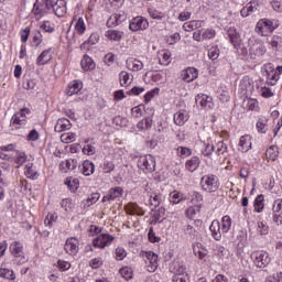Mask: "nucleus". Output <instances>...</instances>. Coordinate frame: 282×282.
<instances>
[{
  "instance_id": "nucleus-19",
  "label": "nucleus",
  "mask_w": 282,
  "mask_h": 282,
  "mask_svg": "<svg viewBox=\"0 0 282 282\" xmlns=\"http://www.w3.org/2000/svg\"><path fill=\"white\" fill-rule=\"evenodd\" d=\"M227 35L231 45H237L238 43H241V35L239 34V32H237V29L229 28L227 30Z\"/></svg>"
},
{
  "instance_id": "nucleus-37",
  "label": "nucleus",
  "mask_w": 282,
  "mask_h": 282,
  "mask_svg": "<svg viewBox=\"0 0 282 282\" xmlns=\"http://www.w3.org/2000/svg\"><path fill=\"white\" fill-rule=\"evenodd\" d=\"M256 127L259 133H268V119L265 117L260 118Z\"/></svg>"
},
{
  "instance_id": "nucleus-4",
  "label": "nucleus",
  "mask_w": 282,
  "mask_h": 282,
  "mask_svg": "<svg viewBox=\"0 0 282 282\" xmlns=\"http://www.w3.org/2000/svg\"><path fill=\"white\" fill-rule=\"evenodd\" d=\"M256 32L260 34V36H268L274 32V25L271 20L262 19L257 23Z\"/></svg>"
},
{
  "instance_id": "nucleus-41",
  "label": "nucleus",
  "mask_w": 282,
  "mask_h": 282,
  "mask_svg": "<svg viewBox=\"0 0 282 282\" xmlns=\"http://www.w3.org/2000/svg\"><path fill=\"white\" fill-rule=\"evenodd\" d=\"M0 276H2V279H9V281H14V279H17L14 271L7 268H0Z\"/></svg>"
},
{
  "instance_id": "nucleus-48",
  "label": "nucleus",
  "mask_w": 282,
  "mask_h": 282,
  "mask_svg": "<svg viewBox=\"0 0 282 282\" xmlns=\"http://www.w3.org/2000/svg\"><path fill=\"white\" fill-rule=\"evenodd\" d=\"M75 30L77 34H85V30H87V26L85 25V19L78 18L75 24Z\"/></svg>"
},
{
  "instance_id": "nucleus-18",
  "label": "nucleus",
  "mask_w": 282,
  "mask_h": 282,
  "mask_svg": "<svg viewBox=\"0 0 282 282\" xmlns=\"http://www.w3.org/2000/svg\"><path fill=\"white\" fill-rule=\"evenodd\" d=\"M53 12L56 17H63L67 12V7L65 6V0H57L54 3Z\"/></svg>"
},
{
  "instance_id": "nucleus-11",
  "label": "nucleus",
  "mask_w": 282,
  "mask_h": 282,
  "mask_svg": "<svg viewBox=\"0 0 282 282\" xmlns=\"http://www.w3.org/2000/svg\"><path fill=\"white\" fill-rule=\"evenodd\" d=\"M196 105L203 107V109H213V98L208 97L207 95H197L196 97Z\"/></svg>"
},
{
  "instance_id": "nucleus-31",
  "label": "nucleus",
  "mask_w": 282,
  "mask_h": 282,
  "mask_svg": "<svg viewBox=\"0 0 282 282\" xmlns=\"http://www.w3.org/2000/svg\"><path fill=\"white\" fill-rule=\"evenodd\" d=\"M202 21L199 20H193L189 22H186L183 24V30H185V32H193V30H197V28H202Z\"/></svg>"
},
{
  "instance_id": "nucleus-32",
  "label": "nucleus",
  "mask_w": 282,
  "mask_h": 282,
  "mask_svg": "<svg viewBox=\"0 0 282 282\" xmlns=\"http://www.w3.org/2000/svg\"><path fill=\"white\" fill-rule=\"evenodd\" d=\"M186 196L177 191L170 193V202L171 204H180V202H185Z\"/></svg>"
},
{
  "instance_id": "nucleus-57",
  "label": "nucleus",
  "mask_w": 282,
  "mask_h": 282,
  "mask_svg": "<svg viewBox=\"0 0 282 282\" xmlns=\"http://www.w3.org/2000/svg\"><path fill=\"white\" fill-rule=\"evenodd\" d=\"M155 94H160V88H154L151 91H148L144 95L145 102H151V100H153V98H155Z\"/></svg>"
},
{
  "instance_id": "nucleus-20",
  "label": "nucleus",
  "mask_w": 282,
  "mask_h": 282,
  "mask_svg": "<svg viewBox=\"0 0 282 282\" xmlns=\"http://www.w3.org/2000/svg\"><path fill=\"white\" fill-rule=\"evenodd\" d=\"M197 76H198L197 68L189 67L184 70L183 80H185L186 83H193V80H195Z\"/></svg>"
},
{
  "instance_id": "nucleus-30",
  "label": "nucleus",
  "mask_w": 282,
  "mask_h": 282,
  "mask_svg": "<svg viewBox=\"0 0 282 282\" xmlns=\"http://www.w3.org/2000/svg\"><path fill=\"white\" fill-rule=\"evenodd\" d=\"M184 234L187 235V237L192 240L195 241L199 237V231L195 229L192 225H186L184 228Z\"/></svg>"
},
{
  "instance_id": "nucleus-27",
  "label": "nucleus",
  "mask_w": 282,
  "mask_h": 282,
  "mask_svg": "<svg viewBox=\"0 0 282 282\" xmlns=\"http://www.w3.org/2000/svg\"><path fill=\"white\" fill-rule=\"evenodd\" d=\"M123 32L122 31H118V30H108L106 32V37L109 39V41H122V36H123Z\"/></svg>"
},
{
  "instance_id": "nucleus-6",
  "label": "nucleus",
  "mask_w": 282,
  "mask_h": 282,
  "mask_svg": "<svg viewBox=\"0 0 282 282\" xmlns=\"http://www.w3.org/2000/svg\"><path fill=\"white\" fill-rule=\"evenodd\" d=\"M10 252L15 259H19L18 263H25V256L23 253V245L19 241H14L10 245Z\"/></svg>"
},
{
  "instance_id": "nucleus-39",
  "label": "nucleus",
  "mask_w": 282,
  "mask_h": 282,
  "mask_svg": "<svg viewBox=\"0 0 282 282\" xmlns=\"http://www.w3.org/2000/svg\"><path fill=\"white\" fill-rule=\"evenodd\" d=\"M263 194H260L254 199V210L256 213H263V208H265V205L263 204Z\"/></svg>"
},
{
  "instance_id": "nucleus-1",
  "label": "nucleus",
  "mask_w": 282,
  "mask_h": 282,
  "mask_svg": "<svg viewBox=\"0 0 282 282\" xmlns=\"http://www.w3.org/2000/svg\"><path fill=\"white\" fill-rule=\"evenodd\" d=\"M200 185L206 193H215L219 188V180L215 175H205L200 180Z\"/></svg>"
},
{
  "instance_id": "nucleus-24",
  "label": "nucleus",
  "mask_w": 282,
  "mask_h": 282,
  "mask_svg": "<svg viewBox=\"0 0 282 282\" xmlns=\"http://www.w3.org/2000/svg\"><path fill=\"white\" fill-rule=\"evenodd\" d=\"M200 161L197 156H192L191 160H187L185 163V167L191 173H194V171H197L199 169Z\"/></svg>"
},
{
  "instance_id": "nucleus-21",
  "label": "nucleus",
  "mask_w": 282,
  "mask_h": 282,
  "mask_svg": "<svg viewBox=\"0 0 282 282\" xmlns=\"http://www.w3.org/2000/svg\"><path fill=\"white\" fill-rule=\"evenodd\" d=\"M127 67L128 69H131L132 72H140L141 69L144 68V64L135 58H129L127 61Z\"/></svg>"
},
{
  "instance_id": "nucleus-45",
  "label": "nucleus",
  "mask_w": 282,
  "mask_h": 282,
  "mask_svg": "<svg viewBox=\"0 0 282 282\" xmlns=\"http://www.w3.org/2000/svg\"><path fill=\"white\" fill-rule=\"evenodd\" d=\"M61 141L64 142L65 144H69L72 142H75L76 141V133H74V132L63 133L61 135Z\"/></svg>"
},
{
  "instance_id": "nucleus-59",
  "label": "nucleus",
  "mask_w": 282,
  "mask_h": 282,
  "mask_svg": "<svg viewBox=\"0 0 282 282\" xmlns=\"http://www.w3.org/2000/svg\"><path fill=\"white\" fill-rule=\"evenodd\" d=\"M102 169L104 173H111L116 169V165L111 161H105Z\"/></svg>"
},
{
  "instance_id": "nucleus-13",
  "label": "nucleus",
  "mask_w": 282,
  "mask_h": 282,
  "mask_svg": "<svg viewBox=\"0 0 282 282\" xmlns=\"http://www.w3.org/2000/svg\"><path fill=\"white\" fill-rule=\"evenodd\" d=\"M25 113H30L28 108L21 109V111L15 112L11 118L12 124H25Z\"/></svg>"
},
{
  "instance_id": "nucleus-60",
  "label": "nucleus",
  "mask_w": 282,
  "mask_h": 282,
  "mask_svg": "<svg viewBox=\"0 0 282 282\" xmlns=\"http://www.w3.org/2000/svg\"><path fill=\"white\" fill-rule=\"evenodd\" d=\"M83 153L85 155H94L96 153V147L88 143L83 148Z\"/></svg>"
},
{
  "instance_id": "nucleus-55",
  "label": "nucleus",
  "mask_w": 282,
  "mask_h": 282,
  "mask_svg": "<svg viewBox=\"0 0 282 282\" xmlns=\"http://www.w3.org/2000/svg\"><path fill=\"white\" fill-rule=\"evenodd\" d=\"M28 160V155L24 154V152H17V159L15 162L18 164V169L19 166H23V164H25V161Z\"/></svg>"
},
{
  "instance_id": "nucleus-8",
  "label": "nucleus",
  "mask_w": 282,
  "mask_h": 282,
  "mask_svg": "<svg viewBox=\"0 0 282 282\" xmlns=\"http://www.w3.org/2000/svg\"><path fill=\"white\" fill-rule=\"evenodd\" d=\"M111 241H113V236L109 234H101L93 240V246L94 248H107V245L111 243Z\"/></svg>"
},
{
  "instance_id": "nucleus-2",
  "label": "nucleus",
  "mask_w": 282,
  "mask_h": 282,
  "mask_svg": "<svg viewBox=\"0 0 282 282\" xmlns=\"http://www.w3.org/2000/svg\"><path fill=\"white\" fill-rule=\"evenodd\" d=\"M265 54V46L263 42L257 40H249V56L254 59Z\"/></svg>"
},
{
  "instance_id": "nucleus-35",
  "label": "nucleus",
  "mask_w": 282,
  "mask_h": 282,
  "mask_svg": "<svg viewBox=\"0 0 282 282\" xmlns=\"http://www.w3.org/2000/svg\"><path fill=\"white\" fill-rule=\"evenodd\" d=\"M151 127H153V119L151 118H144L137 124V129L140 131L149 130Z\"/></svg>"
},
{
  "instance_id": "nucleus-62",
  "label": "nucleus",
  "mask_w": 282,
  "mask_h": 282,
  "mask_svg": "<svg viewBox=\"0 0 282 282\" xmlns=\"http://www.w3.org/2000/svg\"><path fill=\"white\" fill-rule=\"evenodd\" d=\"M116 257H117V261H122V259L127 257V251L124 250V248L118 247L116 249Z\"/></svg>"
},
{
  "instance_id": "nucleus-14",
  "label": "nucleus",
  "mask_w": 282,
  "mask_h": 282,
  "mask_svg": "<svg viewBox=\"0 0 282 282\" xmlns=\"http://www.w3.org/2000/svg\"><path fill=\"white\" fill-rule=\"evenodd\" d=\"M96 169V165H94V162L86 160L83 162L82 165H79V171L83 173L86 177H89V175H94V171Z\"/></svg>"
},
{
  "instance_id": "nucleus-15",
  "label": "nucleus",
  "mask_w": 282,
  "mask_h": 282,
  "mask_svg": "<svg viewBox=\"0 0 282 282\" xmlns=\"http://www.w3.org/2000/svg\"><path fill=\"white\" fill-rule=\"evenodd\" d=\"M209 230L212 232V237H214L216 241L221 239V225L219 224V220H213Z\"/></svg>"
},
{
  "instance_id": "nucleus-12",
  "label": "nucleus",
  "mask_w": 282,
  "mask_h": 282,
  "mask_svg": "<svg viewBox=\"0 0 282 282\" xmlns=\"http://www.w3.org/2000/svg\"><path fill=\"white\" fill-rule=\"evenodd\" d=\"M56 133H63V131H69L72 129V122L67 118H61L55 124Z\"/></svg>"
},
{
  "instance_id": "nucleus-25",
  "label": "nucleus",
  "mask_w": 282,
  "mask_h": 282,
  "mask_svg": "<svg viewBox=\"0 0 282 282\" xmlns=\"http://www.w3.org/2000/svg\"><path fill=\"white\" fill-rule=\"evenodd\" d=\"M145 257L149 261V265L152 270V272H155L158 270V254L153 251L145 252Z\"/></svg>"
},
{
  "instance_id": "nucleus-17",
  "label": "nucleus",
  "mask_w": 282,
  "mask_h": 282,
  "mask_svg": "<svg viewBox=\"0 0 282 282\" xmlns=\"http://www.w3.org/2000/svg\"><path fill=\"white\" fill-rule=\"evenodd\" d=\"M252 149V142L250 141V135H242L239 141L238 150L242 153H248Z\"/></svg>"
},
{
  "instance_id": "nucleus-44",
  "label": "nucleus",
  "mask_w": 282,
  "mask_h": 282,
  "mask_svg": "<svg viewBox=\"0 0 282 282\" xmlns=\"http://www.w3.org/2000/svg\"><path fill=\"white\" fill-rule=\"evenodd\" d=\"M265 155L268 160H276V158H279V148L270 147L269 149H267Z\"/></svg>"
},
{
  "instance_id": "nucleus-43",
  "label": "nucleus",
  "mask_w": 282,
  "mask_h": 282,
  "mask_svg": "<svg viewBox=\"0 0 282 282\" xmlns=\"http://www.w3.org/2000/svg\"><path fill=\"white\" fill-rule=\"evenodd\" d=\"M267 73V80L269 85H276V80H279V75L274 69L265 70Z\"/></svg>"
},
{
  "instance_id": "nucleus-22",
  "label": "nucleus",
  "mask_w": 282,
  "mask_h": 282,
  "mask_svg": "<svg viewBox=\"0 0 282 282\" xmlns=\"http://www.w3.org/2000/svg\"><path fill=\"white\" fill-rule=\"evenodd\" d=\"M80 65L84 72H89V69H96V63H94V59L89 57V55H84Z\"/></svg>"
},
{
  "instance_id": "nucleus-36",
  "label": "nucleus",
  "mask_w": 282,
  "mask_h": 282,
  "mask_svg": "<svg viewBox=\"0 0 282 282\" xmlns=\"http://www.w3.org/2000/svg\"><path fill=\"white\" fill-rule=\"evenodd\" d=\"M50 52L51 50L43 51L36 59V65H45L52 58Z\"/></svg>"
},
{
  "instance_id": "nucleus-40",
  "label": "nucleus",
  "mask_w": 282,
  "mask_h": 282,
  "mask_svg": "<svg viewBox=\"0 0 282 282\" xmlns=\"http://www.w3.org/2000/svg\"><path fill=\"white\" fill-rule=\"evenodd\" d=\"M268 43L271 45V47H275V50H282V37L279 35H273L268 40Z\"/></svg>"
},
{
  "instance_id": "nucleus-3",
  "label": "nucleus",
  "mask_w": 282,
  "mask_h": 282,
  "mask_svg": "<svg viewBox=\"0 0 282 282\" xmlns=\"http://www.w3.org/2000/svg\"><path fill=\"white\" fill-rule=\"evenodd\" d=\"M138 167L145 173H153L155 171V160L153 155L147 154L138 160Z\"/></svg>"
},
{
  "instance_id": "nucleus-64",
  "label": "nucleus",
  "mask_w": 282,
  "mask_h": 282,
  "mask_svg": "<svg viewBox=\"0 0 282 282\" xmlns=\"http://www.w3.org/2000/svg\"><path fill=\"white\" fill-rule=\"evenodd\" d=\"M261 96L262 98H272V96H274V93L272 91V89L263 87L261 88Z\"/></svg>"
},
{
  "instance_id": "nucleus-49",
  "label": "nucleus",
  "mask_w": 282,
  "mask_h": 282,
  "mask_svg": "<svg viewBox=\"0 0 282 282\" xmlns=\"http://www.w3.org/2000/svg\"><path fill=\"white\" fill-rule=\"evenodd\" d=\"M186 199H189L192 204H199L204 199V196L199 194V192H192L189 193V196L186 197Z\"/></svg>"
},
{
  "instance_id": "nucleus-47",
  "label": "nucleus",
  "mask_w": 282,
  "mask_h": 282,
  "mask_svg": "<svg viewBox=\"0 0 282 282\" xmlns=\"http://www.w3.org/2000/svg\"><path fill=\"white\" fill-rule=\"evenodd\" d=\"M107 28H116V25H120V15L112 14L106 22Z\"/></svg>"
},
{
  "instance_id": "nucleus-50",
  "label": "nucleus",
  "mask_w": 282,
  "mask_h": 282,
  "mask_svg": "<svg viewBox=\"0 0 282 282\" xmlns=\"http://www.w3.org/2000/svg\"><path fill=\"white\" fill-rule=\"evenodd\" d=\"M193 151L186 147H178L176 149V154L178 158H188V155H192Z\"/></svg>"
},
{
  "instance_id": "nucleus-34",
  "label": "nucleus",
  "mask_w": 282,
  "mask_h": 282,
  "mask_svg": "<svg viewBox=\"0 0 282 282\" xmlns=\"http://www.w3.org/2000/svg\"><path fill=\"white\" fill-rule=\"evenodd\" d=\"M65 184L72 193H76L78 191V186H80V181H78V178L69 177L66 178Z\"/></svg>"
},
{
  "instance_id": "nucleus-28",
  "label": "nucleus",
  "mask_w": 282,
  "mask_h": 282,
  "mask_svg": "<svg viewBox=\"0 0 282 282\" xmlns=\"http://www.w3.org/2000/svg\"><path fill=\"white\" fill-rule=\"evenodd\" d=\"M188 121V115L184 111H178L176 113H174V122L178 126V127H183V124H185Z\"/></svg>"
},
{
  "instance_id": "nucleus-56",
  "label": "nucleus",
  "mask_w": 282,
  "mask_h": 282,
  "mask_svg": "<svg viewBox=\"0 0 282 282\" xmlns=\"http://www.w3.org/2000/svg\"><path fill=\"white\" fill-rule=\"evenodd\" d=\"M245 105H247L250 111H254V109L259 107V102L257 101V99H252V98L245 100Z\"/></svg>"
},
{
  "instance_id": "nucleus-29",
  "label": "nucleus",
  "mask_w": 282,
  "mask_h": 282,
  "mask_svg": "<svg viewBox=\"0 0 282 282\" xmlns=\"http://www.w3.org/2000/svg\"><path fill=\"white\" fill-rule=\"evenodd\" d=\"M128 215H138L139 217H144V212L138 204H129L127 206Z\"/></svg>"
},
{
  "instance_id": "nucleus-46",
  "label": "nucleus",
  "mask_w": 282,
  "mask_h": 282,
  "mask_svg": "<svg viewBox=\"0 0 282 282\" xmlns=\"http://www.w3.org/2000/svg\"><path fill=\"white\" fill-rule=\"evenodd\" d=\"M33 14H35L36 17H45V14H47V13H46L43 4L39 3V1H37L33 6Z\"/></svg>"
},
{
  "instance_id": "nucleus-10",
  "label": "nucleus",
  "mask_w": 282,
  "mask_h": 282,
  "mask_svg": "<svg viewBox=\"0 0 282 282\" xmlns=\"http://www.w3.org/2000/svg\"><path fill=\"white\" fill-rule=\"evenodd\" d=\"M64 250L65 252H67V254H77L78 253V240L74 239V238H69L66 240V243L64 246Z\"/></svg>"
},
{
  "instance_id": "nucleus-51",
  "label": "nucleus",
  "mask_w": 282,
  "mask_h": 282,
  "mask_svg": "<svg viewBox=\"0 0 282 282\" xmlns=\"http://www.w3.org/2000/svg\"><path fill=\"white\" fill-rule=\"evenodd\" d=\"M144 109V105H139L137 107H133L131 109V116L132 118H142V116L144 115L142 112V110Z\"/></svg>"
},
{
  "instance_id": "nucleus-23",
  "label": "nucleus",
  "mask_w": 282,
  "mask_h": 282,
  "mask_svg": "<svg viewBox=\"0 0 282 282\" xmlns=\"http://www.w3.org/2000/svg\"><path fill=\"white\" fill-rule=\"evenodd\" d=\"M80 89H83V83L74 80L68 85V89H66V95L74 96V94H78Z\"/></svg>"
},
{
  "instance_id": "nucleus-61",
  "label": "nucleus",
  "mask_w": 282,
  "mask_h": 282,
  "mask_svg": "<svg viewBox=\"0 0 282 282\" xmlns=\"http://www.w3.org/2000/svg\"><path fill=\"white\" fill-rule=\"evenodd\" d=\"M215 151V147L210 143L205 144V149L202 151L203 155L209 156L213 155V152Z\"/></svg>"
},
{
  "instance_id": "nucleus-42",
  "label": "nucleus",
  "mask_w": 282,
  "mask_h": 282,
  "mask_svg": "<svg viewBox=\"0 0 282 282\" xmlns=\"http://www.w3.org/2000/svg\"><path fill=\"white\" fill-rule=\"evenodd\" d=\"M232 226V219L230 216H224L221 220V232H228Z\"/></svg>"
},
{
  "instance_id": "nucleus-58",
  "label": "nucleus",
  "mask_w": 282,
  "mask_h": 282,
  "mask_svg": "<svg viewBox=\"0 0 282 282\" xmlns=\"http://www.w3.org/2000/svg\"><path fill=\"white\" fill-rule=\"evenodd\" d=\"M273 213L282 214V199L278 198L274 200L273 206H272Z\"/></svg>"
},
{
  "instance_id": "nucleus-26",
  "label": "nucleus",
  "mask_w": 282,
  "mask_h": 282,
  "mask_svg": "<svg viewBox=\"0 0 282 282\" xmlns=\"http://www.w3.org/2000/svg\"><path fill=\"white\" fill-rule=\"evenodd\" d=\"M235 50L237 51V54L239 56H248L249 55V42L247 44H243V42H239L238 44L234 45Z\"/></svg>"
},
{
  "instance_id": "nucleus-9",
  "label": "nucleus",
  "mask_w": 282,
  "mask_h": 282,
  "mask_svg": "<svg viewBox=\"0 0 282 282\" xmlns=\"http://www.w3.org/2000/svg\"><path fill=\"white\" fill-rule=\"evenodd\" d=\"M259 12V2L258 1H250L247 3L246 7H243L240 11L241 17L245 19L247 17H250V14Z\"/></svg>"
},
{
  "instance_id": "nucleus-54",
  "label": "nucleus",
  "mask_w": 282,
  "mask_h": 282,
  "mask_svg": "<svg viewBox=\"0 0 282 282\" xmlns=\"http://www.w3.org/2000/svg\"><path fill=\"white\" fill-rule=\"evenodd\" d=\"M216 154L218 155H224V153H226V151H228V145H226V143H224V141H219L216 147Z\"/></svg>"
},
{
  "instance_id": "nucleus-38",
  "label": "nucleus",
  "mask_w": 282,
  "mask_h": 282,
  "mask_svg": "<svg viewBox=\"0 0 282 282\" xmlns=\"http://www.w3.org/2000/svg\"><path fill=\"white\" fill-rule=\"evenodd\" d=\"M119 80H120L121 87H129V85H131V78L129 77V73L127 70L120 72Z\"/></svg>"
},
{
  "instance_id": "nucleus-63",
  "label": "nucleus",
  "mask_w": 282,
  "mask_h": 282,
  "mask_svg": "<svg viewBox=\"0 0 282 282\" xmlns=\"http://www.w3.org/2000/svg\"><path fill=\"white\" fill-rule=\"evenodd\" d=\"M25 173L28 175V177H32L34 180V177H36V171L34 170V167L32 166V164H26L25 165Z\"/></svg>"
},
{
  "instance_id": "nucleus-16",
  "label": "nucleus",
  "mask_w": 282,
  "mask_h": 282,
  "mask_svg": "<svg viewBox=\"0 0 282 282\" xmlns=\"http://www.w3.org/2000/svg\"><path fill=\"white\" fill-rule=\"evenodd\" d=\"M172 272H174L175 276H183L187 275L186 273V267L184 265V262L175 261L171 265Z\"/></svg>"
},
{
  "instance_id": "nucleus-33",
  "label": "nucleus",
  "mask_w": 282,
  "mask_h": 282,
  "mask_svg": "<svg viewBox=\"0 0 282 282\" xmlns=\"http://www.w3.org/2000/svg\"><path fill=\"white\" fill-rule=\"evenodd\" d=\"M162 199H164V196L161 193H152L150 195V206L158 208L162 204Z\"/></svg>"
},
{
  "instance_id": "nucleus-53",
  "label": "nucleus",
  "mask_w": 282,
  "mask_h": 282,
  "mask_svg": "<svg viewBox=\"0 0 282 282\" xmlns=\"http://www.w3.org/2000/svg\"><path fill=\"white\" fill-rule=\"evenodd\" d=\"M110 199H118V197H121L122 195V188L121 187H113L109 191Z\"/></svg>"
},
{
  "instance_id": "nucleus-5",
  "label": "nucleus",
  "mask_w": 282,
  "mask_h": 282,
  "mask_svg": "<svg viewBox=\"0 0 282 282\" xmlns=\"http://www.w3.org/2000/svg\"><path fill=\"white\" fill-rule=\"evenodd\" d=\"M251 259L258 268H265L270 264V256L265 251H253Z\"/></svg>"
},
{
  "instance_id": "nucleus-52",
  "label": "nucleus",
  "mask_w": 282,
  "mask_h": 282,
  "mask_svg": "<svg viewBox=\"0 0 282 282\" xmlns=\"http://www.w3.org/2000/svg\"><path fill=\"white\" fill-rule=\"evenodd\" d=\"M208 56L210 61H217L219 58V46H212L208 50Z\"/></svg>"
},
{
  "instance_id": "nucleus-7",
  "label": "nucleus",
  "mask_w": 282,
  "mask_h": 282,
  "mask_svg": "<svg viewBox=\"0 0 282 282\" xmlns=\"http://www.w3.org/2000/svg\"><path fill=\"white\" fill-rule=\"evenodd\" d=\"M147 28H149V21L142 17L133 18L129 24V29L132 32H138V30H147Z\"/></svg>"
}]
</instances>
